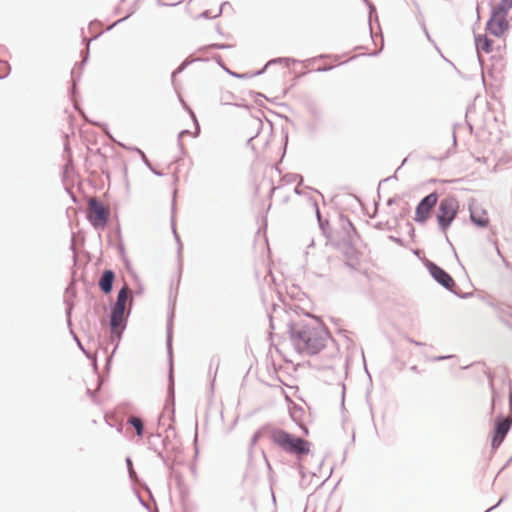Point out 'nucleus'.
I'll return each instance as SVG.
<instances>
[{"label":"nucleus","instance_id":"obj_1","mask_svg":"<svg viewBox=\"0 0 512 512\" xmlns=\"http://www.w3.org/2000/svg\"><path fill=\"white\" fill-rule=\"evenodd\" d=\"M329 331L322 324L293 325L290 328V340L300 354L316 355L329 340Z\"/></svg>","mask_w":512,"mask_h":512},{"label":"nucleus","instance_id":"obj_2","mask_svg":"<svg viewBox=\"0 0 512 512\" xmlns=\"http://www.w3.org/2000/svg\"><path fill=\"white\" fill-rule=\"evenodd\" d=\"M271 440L284 451L299 457L310 452V443L308 441L295 437L284 430H274L271 433Z\"/></svg>","mask_w":512,"mask_h":512},{"label":"nucleus","instance_id":"obj_3","mask_svg":"<svg viewBox=\"0 0 512 512\" xmlns=\"http://www.w3.org/2000/svg\"><path fill=\"white\" fill-rule=\"evenodd\" d=\"M459 210V203L453 197L443 199L437 209V222L443 232H446L455 219Z\"/></svg>","mask_w":512,"mask_h":512},{"label":"nucleus","instance_id":"obj_4","mask_svg":"<svg viewBox=\"0 0 512 512\" xmlns=\"http://www.w3.org/2000/svg\"><path fill=\"white\" fill-rule=\"evenodd\" d=\"M110 210L96 198H90L87 206V219L96 229H103L109 219Z\"/></svg>","mask_w":512,"mask_h":512},{"label":"nucleus","instance_id":"obj_5","mask_svg":"<svg viewBox=\"0 0 512 512\" xmlns=\"http://www.w3.org/2000/svg\"><path fill=\"white\" fill-rule=\"evenodd\" d=\"M437 201L438 195L436 193H431L423 198L416 207L414 221L419 224H424L431 216Z\"/></svg>","mask_w":512,"mask_h":512},{"label":"nucleus","instance_id":"obj_6","mask_svg":"<svg viewBox=\"0 0 512 512\" xmlns=\"http://www.w3.org/2000/svg\"><path fill=\"white\" fill-rule=\"evenodd\" d=\"M508 15L492 10L490 19L487 22V30L496 37L503 36L509 29Z\"/></svg>","mask_w":512,"mask_h":512},{"label":"nucleus","instance_id":"obj_7","mask_svg":"<svg viewBox=\"0 0 512 512\" xmlns=\"http://www.w3.org/2000/svg\"><path fill=\"white\" fill-rule=\"evenodd\" d=\"M128 299V288L123 287L117 296V301L111 314V327L115 331L123 322L126 301Z\"/></svg>","mask_w":512,"mask_h":512},{"label":"nucleus","instance_id":"obj_8","mask_svg":"<svg viewBox=\"0 0 512 512\" xmlns=\"http://www.w3.org/2000/svg\"><path fill=\"white\" fill-rule=\"evenodd\" d=\"M511 425H512V418L507 417L504 419L497 420L494 435H493L492 442H491V445L494 449L498 448L501 445L505 436L507 435L508 431L510 430Z\"/></svg>","mask_w":512,"mask_h":512},{"label":"nucleus","instance_id":"obj_9","mask_svg":"<svg viewBox=\"0 0 512 512\" xmlns=\"http://www.w3.org/2000/svg\"><path fill=\"white\" fill-rule=\"evenodd\" d=\"M429 272L433 278L448 290H453L456 286L454 279L441 267L431 263L429 265Z\"/></svg>","mask_w":512,"mask_h":512},{"label":"nucleus","instance_id":"obj_10","mask_svg":"<svg viewBox=\"0 0 512 512\" xmlns=\"http://www.w3.org/2000/svg\"><path fill=\"white\" fill-rule=\"evenodd\" d=\"M471 220L479 227H486L489 224L488 213L479 205H472L470 208Z\"/></svg>","mask_w":512,"mask_h":512},{"label":"nucleus","instance_id":"obj_11","mask_svg":"<svg viewBox=\"0 0 512 512\" xmlns=\"http://www.w3.org/2000/svg\"><path fill=\"white\" fill-rule=\"evenodd\" d=\"M475 44L478 53H486L489 54L493 50V42L486 35H477L475 37Z\"/></svg>","mask_w":512,"mask_h":512},{"label":"nucleus","instance_id":"obj_12","mask_svg":"<svg viewBox=\"0 0 512 512\" xmlns=\"http://www.w3.org/2000/svg\"><path fill=\"white\" fill-rule=\"evenodd\" d=\"M114 278H115V275H114L113 271H111V270L104 271L102 277L99 280V287L104 293L111 292Z\"/></svg>","mask_w":512,"mask_h":512},{"label":"nucleus","instance_id":"obj_13","mask_svg":"<svg viewBox=\"0 0 512 512\" xmlns=\"http://www.w3.org/2000/svg\"><path fill=\"white\" fill-rule=\"evenodd\" d=\"M512 8V0H501L500 3L493 8L494 11L502 12L508 15V11Z\"/></svg>","mask_w":512,"mask_h":512},{"label":"nucleus","instance_id":"obj_14","mask_svg":"<svg viewBox=\"0 0 512 512\" xmlns=\"http://www.w3.org/2000/svg\"><path fill=\"white\" fill-rule=\"evenodd\" d=\"M128 422L136 429L137 435L142 436L143 434V423L141 419L137 417H131Z\"/></svg>","mask_w":512,"mask_h":512},{"label":"nucleus","instance_id":"obj_15","mask_svg":"<svg viewBox=\"0 0 512 512\" xmlns=\"http://www.w3.org/2000/svg\"><path fill=\"white\" fill-rule=\"evenodd\" d=\"M10 66L8 62L0 60V79L9 74Z\"/></svg>","mask_w":512,"mask_h":512},{"label":"nucleus","instance_id":"obj_16","mask_svg":"<svg viewBox=\"0 0 512 512\" xmlns=\"http://www.w3.org/2000/svg\"><path fill=\"white\" fill-rule=\"evenodd\" d=\"M88 122L92 125H99V123L97 121L88 120Z\"/></svg>","mask_w":512,"mask_h":512}]
</instances>
